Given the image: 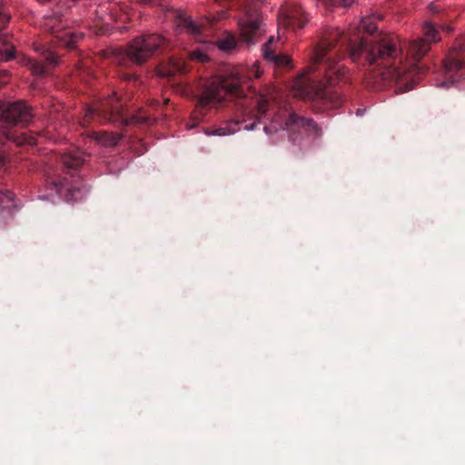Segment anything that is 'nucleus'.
I'll list each match as a JSON object with an SVG mask.
<instances>
[{
	"label": "nucleus",
	"instance_id": "1",
	"mask_svg": "<svg viewBox=\"0 0 465 465\" xmlns=\"http://www.w3.org/2000/svg\"><path fill=\"white\" fill-rule=\"evenodd\" d=\"M351 57L354 62L362 58L363 64L380 67V75L384 84L400 83L409 74L406 65L402 64V50L398 35L361 37L351 46Z\"/></svg>",
	"mask_w": 465,
	"mask_h": 465
},
{
	"label": "nucleus",
	"instance_id": "2",
	"mask_svg": "<svg viewBox=\"0 0 465 465\" xmlns=\"http://www.w3.org/2000/svg\"><path fill=\"white\" fill-rule=\"evenodd\" d=\"M336 43L337 35L330 37L324 36L321 39L310 59L311 65L303 68L293 83L292 90L296 97L324 101L331 108H337L341 104L340 94L331 91L330 89L331 86L322 82L316 83L310 77H305L314 71V65L323 61Z\"/></svg>",
	"mask_w": 465,
	"mask_h": 465
},
{
	"label": "nucleus",
	"instance_id": "3",
	"mask_svg": "<svg viewBox=\"0 0 465 465\" xmlns=\"http://www.w3.org/2000/svg\"><path fill=\"white\" fill-rule=\"evenodd\" d=\"M262 74L259 63H254L248 70H237L231 74L213 78L203 88L198 99V106L206 107L243 96V84L252 78H259Z\"/></svg>",
	"mask_w": 465,
	"mask_h": 465
},
{
	"label": "nucleus",
	"instance_id": "4",
	"mask_svg": "<svg viewBox=\"0 0 465 465\" xmlns=\"http://www.w3.org/2000/svg\"><path fill=\"white\" fill-rule=\"evenodd\" d=\"M167 45L168 40L163 35L145 34L130 41L124 52L133 64L141 65Z\"/></svg>",
	"mask_w": 465,
	"mask_h": 465
},
{
	"label": "nucleus",
	"instance_id": "5",
	"mask_svg": "<svg viewBox=\"0 0 465 465\" xmlns=\"http://www.w3.org/2000/svg\"><path fill=\"white\" fill-rule=\"evenodd\" d=\"M240 38L247 44L258 42L262 35V15L261 11L248 5L244 7V15L238 20Z\"/></svg>",
	"mask_w": 465,
	"mask_h": 465
},
{
	"label": "nucleus",
	"instance_id": "6",
	"mask_svg": "<svg viewBox=\"0 0 465 465\" xmlns=\"http://www.w3.org/2000/svg\"><path fill=\"white\" fill-rule=\"evenodd\" d=\"M33 117L31 107L25 101H0V120L16 125L27 124Z\"/></svg>",
	"mask_w": 465,
	"mask_h": 465
},
{
	"label": "nucleus",
	"instance_id": "7",
	"mask_svg": "<svg viewBox=\"0 0 465 465\" xmlns=\"http://www.w3.org/2000/svg\"><path fill=\"white\" fill-rule=\"evenodd\" d=\"M20 63L27 67L33 75L44 76L59 64V57L50 50H44L37 58L23 56Z\"/></svg>",
	"mask_w": 465,
	"mask_h": 465
},
{
	"label": "nucleus",
	"instance_id": "8",
	"mask_svg": "<svg viewBox=\"0 0 465 465\" xmlns=\"http://www.w3.org/2000/svg\"><path fill=\"white\" fill-rule=\"evenodd\" d=\"M123 105L119 104L115 94L111 98L106 99L99 108L88 109L84 117V124L89 123V118L93 116L94 113L104 122H115L118 120V116L122 114Z\"/></svg>",
	"mask_w": 465,
	"mask_h": 465
},
{
	"label": "nucleus",
	"instance_id": "9",
	"mask_svg": "<svg viewBox=\"0 0 465 465\" xmlns=\"http://www.w3.org/2000/svg\"><path fill=\"white\" fill-rule=\"evenodd\" d=\"M280 17L286 26L302 29L310 21V15L297 3L287 4L280 9Z\"/></svg>",
	"mask_w": 465,
	"mask_h": 465
},
{
	"label": "nucleus",
	"instance_id": "10",
	"mask_svg": "<svg viewBox=\"0 0 465 465\" xmlns=\"http://www.w3.org/2000/svg\"><path fill=\"white\" fill-rule=\"evenodd\" d=\"M286 130L303 131L315 138L321 137L322 128L312 118L299 116L296 113L291 112L284 123Z\"/></svg>",
	"mask_w": 465,
	"mask_h": 465
},
{
	"label": "nucleus",
	"instance_id": "11",
	"mask_svg": "<svg viewBox=\"0 0 465 465\" xmlns=\"http://www.w3.org/2000/svg\"><path fill=\"white\" fill-rule=\"evenodd\" d=\"M460 52H465V38H459L443 60V68L447 74H454L465 66Z\"/></svg>",
	"mask_w": 465,
	"mask_h": 465
},
{
	"label": "nucleus",
	"instance_id": "12",
	"mask_svg": "<svg viewBox=\"0 0 465 465\" xmlns=\"http://www.w3.org/2000/svg\"><path fill=\"white\" fill-rule=\"evenodd\" d=\"M326 64L324 78L329 86H335L346 81L348 70L344 65L334 63L329 57L326 60Z\"/></svg>",
	"mask_w": 465,
	"mask_h": 465
},
{
	"label": "nucleus",
	"instance_id": "13",
	"mask_svg": "<svg viewBox=\"0 0 465 465\" xmlns=\"http://www.w3.org/2000/svg\"><path fill=\"white\" fill-rule=\"evenodd\" d=\"M430 50V42L417 37L409 41L406 47V57L414 63L420 62Z\"/></svg>",
	"mask_w": 465,
	"mask_h": 465
},
{
	"label": "nucleus",
	"instance_id": "14",
	"mask_svg": "<svg viewBox=\"0 0 465 465\" xmlns=\"http://www.w3.org/2000/svg\"><path fill=\"white\" fill-rule=\"evenodd\" d=\"M187 72L184 61L182 58L172 57L167 62L162 63L156 68V73L161 77H170L183 74Z\"/></svg>",
	"mask_w": 465,
	"mask_h": 465
},
{
	"label": "nucleus",
	"instance_id": "15",
	"mask_svg": "<svg viewBox=\"0 0 465 465\" xmlns=\"http://www.w3.org/2000/svg\"><path fill=\"white\" fill-rule=\"evenodd\" d=\"M269 99L265 95H260L256 104V114L254 115L255 120L250 125H246L245 129L253 130L260 123V119L266 115L269 111Z\"/></svg>",
	"mask_w": 465,
	"mask_h": 465
},
{
	"label": "nucleus",
	"instance_id": "16",
	"mask_svg": "<svg viewBox=\"0 0 465 465\" xmlns=\"http://www.w3.org/2000/svg\"><path fill=\"white\" fill-rule=\"evenodd\" d=\"M421 34L423 36L422 38L425 41L430 42V45L441 40L440 32L436 28L435 25L430 21H426L421 25Z\"/></svg>",
	"mask_w": 465,
	"mask_h": 465
},
{
	"label": "nucleus",
	"instance_id": "17",
	"mask_svg": "<svg viewBox=\"0 0 465 465\" xmlns=\"http://www.w3.org/2000/svg\"><path fill=\"white\" fill-rule=\"evenodd\" d=\"M382 16L381 15H371L362 17L360 23V28L365 33L372 35L377 29V21H381Z\"/></svg>",
	"mask_w": 465,
	"mask_h": 465
},
{
	"label": "nucleus",
	"instance_id": "18",
	"mask_svg": "<svg viewBox=\"0 0 465 465\" xmlns=\"http://www.w3.org/2000/svg\"><path fill=\"white\" fill-rule=\"evenodd\" d=\"M62 162L69 169H77L83 164L84 159L80 154L64 153Z\"/></svg>",
	"mask_w": 465,
	"mask_h": 465
},
{
	"label": "nucleus",
	"instance_id": "19",
	"mask_svg": "<svg viewBox=\"0 0 465 465\" xmlns=\"http://www.w3.org/2000/svg\"><path fill=\"white\" fill-rule=\"evenodd\" d=\"M354 2L355 0H317L319 5L330 11L337 6H351Z\"/></svg>",
	"mask_w": 465,
	"mask_h": 465
},
{
	"label": "nucleus",
	"instance_id": "20",
	"mask_svg": "<svg viewBox=\"0 0 465 465\" xmlns=\"http://www.w3.org/2000/svg\"><path fill=\"white\" fill-rule=\"evenodd\" d=\"M216 45L223 51H231L236 47V40L233 35H227L216 41Z\"/></svg>",
	"mask_w": 465,
	"mask_h": 465
},
{
	"label": "nucleus",
	"instance_id": "21",
	"mask_svg": "<svg viewBox=\"0 0 465 465\" xmlns=\"http://www.w3.org/2000/svg\"><path fill=\"white\" fill-rule=\"evenodd\" d=\"M271 62L277 66H282L290 69L294 67L292 59L287 54H275L274 58Z\"/></svg>",
	"mask_w": 465,
	"mask_h": 465
},
{
	"label": "nucleus",
	"instance_id": "22",
	"mask_svg": "<svg viewBox=\"0 0 465 465\" xmlns=\"http://www.w3.org/2000/svg\"><path fill=\"white\" fill-rule=\"evenodd\" d=\"M274 37L271 36L262 46V55L268 62L272 61L275 56V50L272 47Z\"/></svg>",
	"mask_w": 465,
	"mask_h": 465
},
{
	"label": "nucleus",
	"instance_id": "23",
	"mask_svg": "<svg viewBox=\"0 0 465 465\" xmlns=\"http://www.w3.org/2000/svg\"><path fill=\"white\" fill-rule=\"evenodd\" d=\"M183 30H185V32L190 35H197L201 34L202 26L196 24L194 21H193L192 18H190L189 20H187Z\"/></svg>",
	"mask_w": 465,
	"mask_h": 465
},
{
	"label": "nucleus",
	"instance_id": "24",
	"mask_svg": "<svg viewBox=\"0 0 465 465\" xmlns=\"http://www.w3.org/2000/svg\"><path fill=\"white\" fill-rule=\"evenodd\" d=\"M10 18V14L5 11V8L3 5H0V32L7 26Z\"/></svg>",
	"mask_w": 465,
	"mask_h": 465
},
{
	"label": "nucleus",
	"instance_id": "25",
	"mask_svg": "<svg viewBox=\"0 0 465 465\" xmlns=\"http://www.w3.org/2000/svg\"><path fill=\"white\" fill-rule=\"evenodd\" d=\"M150 119L143 115H133L129 118L124 120L125 125L129 124H145L148 123Z\"/></svg>",
	"mask_w": 465,
	"mask_h": 465
},
{
	"label": "nucleus",
	"instance_id": "26",
	"mask_svg": "<svg viewBox=\"0 0 465 465\" xmlns=\"http://www.w3.org/2000/svg\"><path fill=\"white\" fill-rule=\"evenodd\" d=\"M189 57L192 60H195V61H198V62H201V63H204V62L209 61L208 55L204 52H203V51H201L199 49L192 51L189 54Z\"/></svg>",
	"mask_w": 465,
	"mask_h": 465
},
{
	"label": "nucleus",
	"instance_id": "27",
	"mask_svg": "<svg viewBox=\"0 0 465 465\" xmlns=\"http://www.w3.org/2000/svg\"><path fill=\"white\" fill-rule=\"evenodd\" d=\"M175 18H176L177 27L183 29L186 25L187 20H189L191 18V16L187 15L183 11L178 10V11H176Z\"/></svg>",
	"mask_w": 465,
	"mask_h": 465
},
{
	"label": "nucleus",
	"instance_id": "28",
	"mask_svg": "<svg viewBox=\"0 0 465 465\" xmlns=\"http://www.w3.org/2000/svg\"><path fill=\"white\" fill-rule=\"evenodd\" d=\"M82 38V35L80 34H69L68 40L65 43V45L68 49H74L76 47V43Z\"/></svg>",
	"mask_w": 465,
	"mask_h": 465
},
{
	"label": "nucleus",
	"instance_id": "29",
	"mask_svg": "<svg viewBox=\"0 0 465 465\" xmlns=\"http://www.w3.org/2000/svg\"><path fill=\"white\" fill-rule=\"evenodd\" d=\"M233 131L231 130L229 127H221L218 129H215L212 132L207 133L209 135H219V136H224L232 134Z\"/></svg>",
	"mask_w": 465,
	"mask_h": 465
},
{
	"label": "nucleus",
	"instance_id": "30",
	"mask_svg": "<svg viewBox=\"0 0 465 465\" xmlns=\"http://www.w3.org/2000/svg\"><path fill=\"white\" fill-rule=\"evenodd\" d=\"M108 136V134L104 132V133H100V134H94L92 135V138H94V140L98 141V142H101L104 144H106V137Z\"/></svg>",
	"mask_w": 465,
	"mask_h": 465
},
{
	"label": "nucleus",
	"instance_id": "31",
	"mask_svg": "<svg viewBox=\"0 0 465 465\" xmlns=\"http://www.w3.org/2000/svg\"><path fill=\"white\" fill-rule=\"evenodd\" d=\"M13 139L5 128H0V143H4L7 140Z\"/></svg>",
	"mask_w": 465,
	"mask_h": 465
},
{
	"label": "nucleus",
	"instance_id": "32",
	"mask_svg": "<svg viewBox=\"0 0 465 465\" xmlns=\"http://www.w3.org/2000/svg\"><path fill=\"white\" fill-rule=\"evenodd\" d=\"M0 77L3 78L1 84H5L9 81L10 74L7 71H0Z\"/></svg>",
	"mask_w": 465,
	"mask_h": 465
},
{
	"label": "nucleus",
	"instance_id": "33",
	"mask_svg": "<svg viewBox=\"0 0 465 465\" xmlns=\"http://www.w3.org/2000/svg\"><path fill=\"white\" fill-rule=\"evenodd\" d=\"M18 144L26 143V137L25 134H22L17 139L15 140Z\"/></svg>",
	"mask_w": 465,
	"mask_h": 465
},
{
	"label": "nucleus",
	"instance_id": "34",
	"mask_svg": "<svg viewBox=\"0 0 465 465\" xmlns=\"http://www.w3.org/2000/svg\"><path fill=\"white\" fill-rule=\"evenodd\" d=\"M136 1L140 5H152L155 2V0H136Z\"/></svg>",
	"mask_w": 465,
	"mask_h": 465
},
{
	"label": "nucleus",
	"instance_id": "35",
	"mask_svg": "<svg viewBox=\"0 0 465 465\" xmlns=\"http://www.w3.org/2000/svg\"><path fill=\"white\" fill-rule=\"evenodd\" d=\"M137 78H138L137 75H129V76L125 77L126 80H131V79L136 80Z\"/></svg>",
	"mask_w": 465,
	"mask_h": 465
},
{
	"label": "nucleus",
	"instance_id": "36",
	"mask_svg": "<svg viewBox=\"0 0 465 465\" xmlns=\"http://www.w3.org/2000/svg\"><path fill=\"white\" fill-rule=\"evenodd\" d=\"M168 102H169V99L164 100V104H168Z\"/></svg>",
	"mask_w": 465,
	"mask_h": 465
},
{
	"label": "nucleus",
	"instance_id": "37",
	"mask_svg": "<svg viewBox=\"0 0 465 465\" xmlns=\"http://www.w3.org/2000/svg\"><path fill=\"white\" fill-rule=\"evenodd\" d=\"M3 160L2 156L0 155V162Z\"/></svg>",
	"mask_w": 465,
	"mask_h": 465
}]
</instances>
